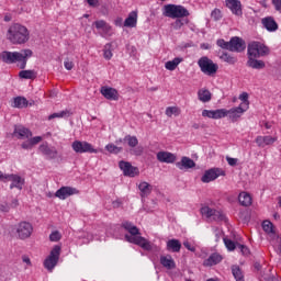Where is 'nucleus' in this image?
Masks as SVG:
<instances>
[{
	"label": "nucleus",
	"instance_id": "39448f33",
	"mask_svg": "<svg viewBox=\"0 0 281 281\" xmlns=\"http://www.w3.org/2000/svg\"><path fill=\"white\" fill-rule=\"evenodd\" d=\"M216 45L222 49H227L228 52H236L240 54V52H245L247 44L244 42L243 38L238 36H234L226 42L225 40H217Z\"/></svg>",
	"mask_w": 281,
	"mask_h": 281
},
{
	"label": "nucleus",
	"instance_id": "c03bdc74",
	"mask_svg": "<svg viewBox=\"0 0 281 281\" xmlns=\"http://www.w3.org/2000/svg\"><path fill=\"white\" fill-rule=\"evenodd\" d=\"M262 229L267 232V234H273V223L269 221H263Z\"/></svg>",
	"mask_w": 281,
	"mask_h": 281
},
{
	"label": "nucleus",
	"instance_id": "603ef678",
	"mask_svg": "<svg viewBox=\"0 0 281 281\" xmlns=\"http://www.w3.org/2000/svg\"><path fill=\"white\" fill-rule=\"evenodd\" d=\"M202 117H209L210 120H214V110H203Z\"/></svg>",
	"mask_w": 281,
	"mask_h": 281
},
{
	"label": "nucleus",
	"instance_id": "aec40b11",
	"mask_svg": "<svg viewBox=\"0 0 281 281\" xmlns=\"http://www.w3.org/2000/svg\"><path fill=\"white\" fill-rule=\"evenodd\" d=\"M156 159L160 164H175L177 161V155L161 150L156 154Z\"/></svg>",
	"mask_w": 281,
	"mask_h": 281
},
{
	"label": "nucleus",
	"instance_id": "20e7f679",
	"mask_svg": "<svg viewBox=\"0 0 281 281\" xmlns=\"http://www.w3.org/2000/svg\"><path fill=\"white\" fill-rule=\"evenodd\" d=\"M7 38L12 45H25L30 41V30L23 24H12L7 31Z\"/></svg>",
	"mask_w": 281,
	"mask_h": 281
},
{
	"label": "nucleus",
	"instance_id": "a211bd4d",
	"mask_svg": "<svg viewBox=\"0 0 281 281\" xmlns=\"http://www.w3.org/2000/svg\"><path fill=\"white\" fill-rule=\"evenodd\" d=\"M202 216H206V218H213V221H223V214L221 211L214 210L210 206H203L200 210Z\"/></svg>",
	"mask_w": 281,
	"mask_h": 281
},
{
	"label": "nucleus",
	"instance_id": "338daca9",
	"mask_svg": "<svg viewBox=\"0 0 281 281\" xmlns=\"http://www.w3.org/2000/svg\"><path fill=\"white\" fill-rule=\"evenodd\" d=\"M5 177H8V173H3L0 171V181H3L4 183H7L8 180H5Z\"/></svg>",
	"mask_w": 281,
	"mask_h": 281
},
{
	"label": "nucleus",
	"instance_id": "e2e57ef3",
	"mask_svg": "<svg viewBox=\"0 0 281 281\" xmlns=\"http://www.w3.org/2000/svg\"><path fill=\"white\" fill-rule=\"evenodd\" d=\"M183 246L186 247V249H188L189 251H196V248H194V246H192V244H190V241H184Z\"/></svg>",
	"mask_w": 281,
	"mask_h": 281
},
{
	"label": "nucleus",
	"instance_id": "393cba45",
	"mask_svg": "<svg viewBox=\"0 0 281 281\" xmlns=\"http://www.w3.org/2000/svg\"><path fill=\"white\" fill-rule=\"evenodd\" d=\"M176 166L179 170H190V168H195L196 162H194L190 157L183 156L181 161L176 162Z\"/></svg>",
	"mask_w": 281,
	"mask_h": 281
},
{
	"label": "nucleus",
	"instance_id": "f3484780",
	"mask_svg": "<svg viewBox=\"0 0 281 281\" xmlns=\"http://www.w3.org/2000/svg\"><path fill=\"white\" fill-rule=\"evenodd\" d=\"M12 136L16 137V139H30L32 137V131L23 125H14Z\"/></svg>",
	"mask_w": 281,
	"mask_h": 281
},
{
	"label": "nucleus",
	"instance_id": "49530a36",
	"mask_svg": "<svg viewBox=\"0 0 281 281\" xmlns=\"http://www.w3.org/2000/svg\"><path fill=\"white\" fill-rule=\"evenodd\" d=\"M211 16L213 18V20L215 21H221L223 19V13L221 12V9H214L211 12Z\"/></svg>",
	"mask_w": 281,
	"mask_h": 281
},
{
	"label": "nucleus",
	"instance_id": "473e14b6",
	"mask_svg": "<svg viewBox=\"0 0 281 281\" xmlns=\"http://www.w3.org/2000/svg\"><path fill=\"white\" fill-rule=\"evenodd\" d=\"M238 201L244 207H249L251 205V195L247 192L239 193Z\"/></svg>",
	"mask_w": 281,
	"mask_h": 281
},
{
	"label": "nucleus",
	"instance_id": "0eeeda50",
	"mask_svg": "<svg viewBox=\"0 0 281 281\" xmlns=\"http://www.w3.org/2000/svg\"><path fill=\"white\" fill-rule=\"evenodd\" d=\"M198 65L205 76H215L216 71H218V64H214L207 56L201 57L198 60Z\"/></svg>",
	"mask_w": 281,
	"mask_h": 281
},
{
	"label": "nucleus",
	"instance_id": "5701e85b",
	"mask_svg": "<svg viewBox=\"0 0 281 281\" xmlns=\"http://www.w3.org/2000/svg\"><path fill=\"white\" fill-rule=\"evenodd\" d=\"M261 25L267 30V32H278V22L273 16H266L261 19Z\"/></svg>",
	"mask_w": 281,
	"mask_h": 281
},
{
	"label": "nucleus",
	"instance_id": "a19ab883",
	"mask_svg": "<svg viewBox=\"0 0 281 281\" xmlns=\"http://www.w3.org/2000/svg\"><path fill=\"white\" fill-rule=\"evenodd\" d=\"M111 47H113V44L111 43L104 45L103 57L105 60H111V58H113V52L111 50Z\"/></svg>",
	"mask_w": 281,
	"mask_h": 281
},
{
	"label": "nucleus",
	"instance_id": "7c9ffc66",
	"mask_svg": "<svg viewBox=\"0 0 281 281\" xmlns=\"http://www.w3.org/2000/svg\"><path fill=\"white\" fill-rule=\"evenodd\" d=\"M138 189L140 191V196H148L150 192H153V186L150 183L144 181L138 184Z\"/></svg>",
	"mask_w": 281,
	"mask_h": 281
},
{
	"label": "nucleus",
	"instance_id": "b1692460",
	"mask_svg": "<svg viewBox=\"0 0 281 281\" xmlns=\"http://www.w3.org/2000/svg\"><path fill=\"white\" fill-rule=\"evenodd\" d=\"M245 109L243 108V104L236 108H232L231 110H226L227 116L232 122H238L239 117H241L243 113H245Z\"/></svg>",
	"mask_w": 281,
	"mask_h": 281
},
{
	"label": "nucleus",
	"instance_id": "0e129e2a",
	"mask_svg": "<svg viewBox=\"0 0 281 281\" xmlns=\"http://www.w3.org/2000/svg\"><path fill=\"white\" fill-rule=\"evenodd\" d=\"M22 261L27 265V267H32V260H30V257L27 256H22Z\"/></svg>",
	"mask_w": 281,
	"mask_h": 281
},
{
	"label": "nucleus",
	"instance_id": "a18cd8bd",
	"mask_svg": "<svg viewBox=\"0 0 281 281\" xmlns=\"http://www.w3.org/2000/svg\"><path fill=\"white\" fill-rule=\"evenodd\" d=\"M131 155H134L135 157H142V155H144V147H133V149H131Z\"/></svg>",
	"mask_w": 281,
	"mask_h": 281
},
{
	"label": "nucleus",
	"instance_id": "37998d69",
	"mask_svg": "<svg viewBox=\"0 0 281 281\" xmlns=\"http://www.w3.org/2000/svg\"><path fill=\"white\" fill-rule=\"evenodd\" d=\"M224 245L228 249V251H234L236 247L238 248V244L234 243L232 239L224 238Z\"/></svg>",
	"mask_w": 281,
	"mask_h": 281
},
{
	"label": "nucleus",
	"instance_id": "72a5a7b5",
	"mask_svg": "<svg viewBox=\"0 0 281 281\" xmlns=\"http://www.w3.org/2000/svg\"><path fill=\"white\" fill-rule=\"evenodd\" d=\"M198 98L200 102H210V100H212V92H210V90L206 89L199 90Z\"/></svg>",
	"mask_w": 281,
	"mask_h": 281
},
{
	"label": "nucleus",
	"instance_id": "79ce46f5",
	"mask_svg": "<svg viewBox=\"0 0 281 281\" xmlns=\"http://www.w3.org/2000/svg\"><path fill=\"white\" fill-rule=\"evenodd\" d=\"M105 149H106L108 153H112L113 155H120V153H122L124 150V148L119 147L114 144L106 145Z\"/></svg>",
	"mask_w": 281,
	"mask_h": 281
},
{
	"label": "nucleus",
	"instance_id": "13d9d810",
	"mask_svg": "<svg viewBox=\"0 0 281 281\" xmlns=\"http://www.w3.org/2000/svg\"><path fill=\"white\" fill-rule=\"evenodd\" d=\"M272 4H273L274 9L277 10V12H280V14H281V0H272Z\"/></svg>",
	"mask_w": 281,
	"mask_h": 281
},
{
	"label": "nucleus",
	"instance_id": "2eb2a0df",
	"mask_svg": "<svg viewBox=\"0 0 281 281\" xmlns=\"http://www.w3.org/2000/svg\"><path fill=\"white\" fill-rule=\"evenodd\" d=\"M74 194H80V191L72 187H61L56 191L55 196L60 199V201H65V199H69V196H74Z\"/></svg>",
	"mask_w": 281,
	"mask_h": 281
},
{
	"label": "nucleus",
	"instance_id": "1a4fd4ad",
	"mask_svg": "<svg viewBox=\"0 0 281 281\" xmlns=\"http://www.w3.org/2000/svg\"><path fill=\"white\" fill-rule=\"evenodd\" d=\"M60 246L55 245L53 247L49 256L44 260V267L47 271H54V268L58 265V260H60Z\"/></svg>",
	"mask_w": 281,
	"mask_h": 281
},
{
	"label": "nucleus",
	"instance_id": "680f3d73",
	"mask_svg": "<svg viewBox=\"0 0 281 281\" xmlns=\"http://www.w3.org/2000/svg\"><path fill=\"white\" fill-rule=\"evenodd\" d=\"M0 212H10V204L8 202L0 204Z\"/></svg>",
	"mask_w": 281,
	"mask_h": 281
},
{
	"label": "nucleus",
	"instance_id": "6e6552de",
	"mask_svg": "<svg viewBox=\"0 0 281 281\" xmlns=\"http://www.w3.org/2000/svg\"><path fill=\"white\" fill-rule=\"evenodd\" d=\"M34 232V226L32 223L23 221L15 225V234L20 240H27Z\"/></svg>",
	"mask_w": 281,
	"mask_h": 281
},
{
	"label": "nucleus",
	"instance_id": "bf43d9fd",
	"mask_svg": "<svg viewBox=\"0 0 281 281\" xmlns=\"http://www.w3.org/2000/svg\"><path fill=\"white\" fill-rule=\"evenodd\" d=\"M226 161L228 166H236L238 164V158L226 157Z\"/></svg>",
	"mask_w": 281,
	"mask_h": 281
},
{
	"label": "nucleus",
	"instance_id": "2f4dec72",
	"mask_svg": "<svg viewBox=\"0 0 281 281\" xmlns=\"http://www.w3.org/2000/svg\"><path fill=\"white\" fill-rule=\"evenodd\" d=\"M220 59L224 63H227L228 65H236V63H238V58L228 54L227 52H222L220 55Z\"/></svg>",
	"mask_w": 281,
	"mask_h": 281
},
{
	"label": "nucleus",
	"instance_id": "9d476101",
	"mask_svg": "<svg viewBox=\"0 0 281 281\" xmlns=\"http://www.w3.org/2000/svg\"><path fill=\"white\" fill-rule=\"evenodd\" d=\"M71 148L79 155L85 153L98 154V149L93 148V145L87 140H75L71 144Z\"/></svg>",
	"mask_w": 281,
	"mask_h": 281
},
{
	"label": "nucleus",
	"instance_id": "6e6d98bb",
	"mask_svg": "<svg viewBox=\"0 0 281 281\" xmlns=\"http://www.w3.org/2000/svg\"><path fill=\"white\" fill-rule=\"evenodd\" d=\"M29 139H30L32 146H36V144H41V142H43V137H41V136L30 137Z\"/></svg>",
	"mask_w": 281,
	"mask_h": 281
},
{
	"label": "nucleus",
	"instance_id": "4be33fe9",
	"mask_svg": "<svg viewBox=\"0 0 281 281\" xmlns=\"http://www.w3.org/2000/svg\"><path fill=\"white\" fill-rule=\"evenodd\" d=\"M259 148H265V146H271L278 142V137L273 136H257L255 139Z\"/></svg>",
	"mask_w": 281,
	"mask_h": 281
},
{
	"label": "nucleus",
	"instance_id": "774afa93",
	"mask_svg": "<svg viewBox=\"0 0 281 281\" xmlns=\"http://www.w3.org/2000/svg\"><path fill=\"white\" fill-rule=\"evenodd\" d=\"M116 146H120V144H126V140H124V138H119L115 142Z\"/></svg>",
	"mask_w": 281,
	"mask_h": 281
},
{
	"label": "nucleus",
	"instance_id": "4468645a",
	"mask_svg": "<svg viewBox=\"0 0 281 281\" xmlns=\"http://www.w3.org/2000/svg\"><path fill=\"white\" fill-rule=\"evenodd\" d=\"M93 25L97 27V30H99V34L100 36H102V38H106V36L113 35V29L111 27V25H109V23H106V21L98 20L93 23Z\"/></svg>",
	"mask_w": 281,
	"mask_h": 281
},
{
	"label": "nucleus",
	"instance_id": "69168bd1",
	"mask_svg": "<svg viewBox=\"0 0 281 281\" xmlns=\"http://www.w3.org/2000/svg\"><path fill=\"white\" fill-rule=\"evenodd\" d=\"M9 207H19V200H16V199H13L12 200V202H11V204L9 205Z\"/></svg>",
	"mask_w": 281,
	"mask_h": 281
},
{
	"label": "nucleus",
	"instance_id": "423d86ee",
	"mask_svg": "<svg viewBox=\"0 0 281 281\" xmlns=\"http://www.w3.org/2000/svg\"><path fill=\"white\" fill-rule=\"evenodd\" d=\"M165 16H168L169 19H183L184 16H190V11L183 5L166 4Z\"/></svg>",
	"mask_w": 281,
	"mask_h": 281
},
{
	"label": "nucleus",
	"instance_id": "4d7b16f0",
	"mask_svg": "<svg viewBox=\"0 0 281 281\" xmlns=\"http://www.w3.org/2000/svg\"><path fill=\"white\" fill-rule=\"evenodd\" d=\"M64 67L65 69H67L68 71H71V69H74V61L69 60V58H67L64 61Z\"/></svg>",
	"mask_w": 281,
	"mask_h": 281
},
{
	"label": "nucleus",
	"instance_id": "c9c22d12",
	"mask_svg": "<svg viewBox=\"0 0 281 281\" xmlns=\"http://www.w3.org/2000/svg\"><path fill=\"white\" fill-rule=\"evenodd\" d=\"M181 63V58L176 57L173 60H169L165 64L166 69L168 71H175L177 67H179V64Z\"/></svg>",
	"mask_w": 281,
	"mask_h": 281
},
{
	"label": "nucleus",
	"instance_id": "09e8293b",
	"mask_svg": "<svg viewBox=\"0 0 281 281\" xmlns=\"http://www.w3.org/2000/svg\"><path fill=\"white\" fill-rule=\"evenodd\" d=\"M61 236H60V233L58 231H55L53 232L50 235H49V240L52 243H58V240H60Z\"/></svg>",
	"mask_w": 281,
	"mask_h": 281
},
{
	"label": "nucleus",
	"instance_id": "6ab92c4d",
	"mask_svg": "<svg viewBox=\"0 0 281 281\" xmlns=\"http://www.w3.org/2000/svg\"><path fill=\"white\" fill-rule=\"evenodd\" d=\"M225 3L232 14L235 16H243V3L240 0H226Z\"/></svg>",
	"mask_w": 281,
	"mask_h": 281
},
{
	"label": "nucleus",
	"instance_id": "052dcab7",
	"mask_svg": "<svg viewBox=\"0 0 281 281\" xmlns=\"http://www.w3.org/2000/svg\"><path fill=\"white\" fill-rule=\"evenodd\" d=\"M88 5H90V8H98V5H100V0H86Z\"/></svg>",
	"mask_w": 281,
	"mask_h": 281
},
{
	"label": "nucleus",
	"instance_id": "de8ad7c7",
	"mask_svg": "<svg viewBox=\"0 0 281 281\" xmlns=\"http://www.w3.org/2000/svg\"><path fill=\"white\" fill-rule=\"evenodd\" d=\"M68 111H61V112H56L53 113L48 116V120H56V117H65V115H68Z\"/></svg>",
	"mask_w": 281,
	"mask_h": 281
},
{
	"label": "nucleus",
	"instance_id": "a878e982",
	"mask_svg": "<svg viewBox=\"0 0 281 281\" xmlns=\"http://www.w3.org/2000/svg\"><path fill=\"white\" fill-rule=\"evenodd\" d=\"M220 262H223V256H221L218 252H213L203 261V266L214 267L215 265H220Z\"/></svg>",
	"mask_w": 281,
	"mask_h": 281
},
{
	"label": "nucleus",
	"instance_id": "412c9836",
	"mask_svg": "<svg viewBox=\"0 0 281 281\" xmlns=\"http://www.w3.org/2000/svg\"><path fill=\"white\" fill-rule=\"evenodd\" d=\"M100 93L105 98V100H120V93L115 88L103 86L101 87Z\"/></svg>",
	"mask_w": 281,
	"mask_h": 281
},
{
	"label": "nucleus",
	"instance_id": "c85d7f7f",
	"mask_svg": "<svg viewBox=\"0 0 281 281\" xmlns=\"http://www.w3.org/2000/svg\"><path fill=\"white\" fill-rule=\"evenodd\" d=\"M137 25V12L132 11L124 21V27H135Z\"/></svg>",
	"mask_w": 281,
	"mask_h": 281
},
{
	"label": "nucleus",
	"instance_id": "f03ea898",
	"mask_svg": "<svg viewBox=\"0 0 281 281\" xmlns=\"http://www.w3.org/2000/svg\"><path fill=\"white\" fill-rule=\"evenodd\" d=\"M33 54L34 53L30 48L22 49L21 52L3 50L0 53V60L5 63V65H14L15 63H19L20 69H25L27 66V58H32Z\"/></svg>",
	"mask_w": 281,
	"mask_h": 281
},
{
	"label": "nucleus",
	"instance_id": "5fc2aeb1",
	"mask_svg": "<svg viewBox=\"0 0 281 281\" xmlns=\"http://www.w3.org/2000/svg\"><path fill=\"white\" fill-rule=\"evenodd\" d=\"M21 147L23 148V150H32V148H34L30 138H27L26 142L22 143Z\"/></svg>",
	"mask_w": 281,
	"mask_h": 281
},
{
	"label": "nucleus",
	"instance_id": "8fccbe9b",
	"mask_svg": "<svg viewBox=\"0 0 281 281\" xmlns=\"http://www.w3.org/2000/svg\"><path fill=\"white\" fill-rule=\"evenodd\" d=\"M237 249L241 251L243 256H249V248L243 244H237Z\"/></svg>",
	"mask_w": 281,
	"mask_h": 281
},
{
	"label": "nucleus",
	"instance_id": "9b49d317",
	"mask_svg": "<svg viewBox=\"0 0 281 281\" xmlns=\"http://www.w3.org/2000/svg\"><path fill=\"white\" fill-rule=\"evenodd\" d=\"M217 177H225V170L221 168H211L204 172L201 181L202 183H211V181H216Z\"/></svg>",
	"mask_w": 281,
	"mask_h": 281
},
{
	"label": "nucleus",
	"instance_id": "3c124183",
	"mask_svg": "<svg viewBox=\"0 0 281 281\" xmlns=\"http://www.w3.org/2000/svg\"><path fill=\"white\" fill-rule=\"evenodd\" d=\"M239 100L246 104V106H249V94L247 92H243L240 95H239Z\"/></svg>",
	"mask_w": 281,
	"mask_h": 281
},
{
	"label": "nucleus",
	"instance_id": "7ed1b4c3",
	"mask_svg": "<svg viewBox=\"0 0 281 281\" xmlns=\"http://www.w3.org/2000/svg\"><path fill=\"white\" fill-rule=\"evenodd\" d=\"M122 227H124V229L130 234V235H125V240H127V243H132L133 245H138V247H142V249H145V251H150L153 249V245H150V241L139 236V228L133 225V223L123 222Z\"/></svg>",
	"mask_w": 281,
	"mask_h": 281
},
{
	"label": "nucleus",
	"instance_id": "58836bf2",
	"mask_svg": "<svg viewBox=\"0 0 281 281\" xmlns=\"http://www.w3.org/2000/svg\"><path fill=\"white\" fill-rule=\"evenodd\" d=\"M227 117V109L213 110V120H223Z\"/></svg>",
	"mask_w": 281,
	"mask_h": 281
},
{
	"label": "nucleus",
	"instance_id": "ea45409f",
	"mask_svg": "<svg viewBox=\"0 0 281 281\" xmlns=\"http://www.w3.org/2000/svg\"><path fill=\"white\" fill-rule=\"evenodd\" d=\"M166 115L167 117H171L172 115L178 117V115H181V110L178 106H168L166 109Z\"/></svg>",
	"mask_w": 281,
	"mask_h": 281
},
{
	"label": "nucleus",
	"instance_id": "bb28decb",
	"mask_svg": "<svg viewBox=\"0 0 281 281\" xmlns=\"http://www.w3.org/2000/svg\"><path fill=\"white\" fill-rule=\"evenodd\" d=\"M167 251L179 254V251H181V241H179V239H169L167 241Z\"/></svg>",
	"mask_w": 281,
	"mask_h": 281
},
{
	"label": "nucleus",
	"instance_id": "f257e3e1",
	"mask_svg": "<svg viewBox=\"0 0 281 281\" xmlns=\"http://www.w3.org/2000/svg\"><path fill=\"white\" fill-rule=\"evenodd\" d=\"M270 49L267 45L261 42H250L247 46V56L248 60L246 63L247 67L250 69H265L267 64L263 60L258 59L262 58V56H269Z\"/></svg>",
	"mask_w": 281,
	"mask_h": 281
},
{
	"label": "nucleus",
	"instance_id": "f704fd0d",
	"mask_svg": "<svg viewBox=\"0 0 281 281\" xmlns=\"http://www.w3.org/2000/svg\"><path fill=\"white\" fill-rule=\"evenodd\" d=\"M232 273L236 281H245V274L239 266H232Z\"/></svg>",
	"mask_w": 281,
	"mask_h": 281
},
{
	"label": "nucleus",
	"instance_id": "dca6fc26",
	"mask_svg": "<svg viewBox=\"0 0 281 281\" xmlns=\"http://www.w3.org/2000/svg\"><path fill=\"white\" fill-rule=\"evenodd\" d=\"M5 181H11L10 190H14V188L23 190V186H25V179L14 173L8 175Z\"/></svg>",
	"mask_w": 281,
	"mask_h": 281
},
{
	"label": "nucleus",
	"instance_id": "4c0bfd02",
	"mask_svg": "<svg viewBox=\"0 0 281 281\" xmlns=\"http://www.w3.org/2000/svg\"><path fill=\"white\" fill-rule=\"evenodd\" d=\"M19 77L24 80H34L36 72L34 70H22L19 72Z\"/></svg>",
	"mask_w": 281,
	"mask_h": 281
},
{
	"label": "nucleus",
	"instance_id": "cd10ccee",
	"mask_svg": "<svg viewBox=\"0 0 281 281\" xmlns=\"http://www.w3.org/2000/svg\"><path fill=\"white\" fill-rule=\"evenodd\" d=\"M160 265H162V267H165V269H175V267H177V265L175 263V259H172V256L168 255V256H161L160 257Z\"/></svg>",
	"mask_w": 281,
	"mask_h": 281
},
{
	"label": "nucleus",
	"instance_id": "864d4df0",
	"mask_svg": "<svg viewBox=\"0 0 281 281\" xmlns=\"http://www.w3.org/2000/svg\"><path fill=\"white\" fill-rule=\"evenodd\" d=\"M183 25H186V22L183 20H181L180 18H178L176 20V22L173 23V29L181 30V27H183Z\"/></svg>",
	"mask_w": 281,
	"mask_h": 281
},
{
	"label": "nucleus",
	"instance_id": "ddd939ff",
	"mask_svg": "<svg viewBox=\"0 0 281 281\" xmlns=\"http://www.w3.org/2000/svg\"><path fill=\"white\" fill-rule=\"evenodd\" d=\"M38 150L46 159H56L58 157V149L47 143L40 145Z\"/></svg>",
	"mask_w": 281,
	"mask_h": 281
},
{
	"label": "nucleus",
	"instance_id": "e433bc0d",
	"mask_svg": "<svg viewBox=\"0 0 281 281\" xmlns=\"http://www.w3.org/2000/svg\"><path fill=\"white\" fill-rule=\"evenodd\" d=\"M125 144L130 146V148H135L137 147V144H139V139H137V136H132V135H126L124 137Z\"/></svg>",
	"mask_w": 281,
	"mask_h": 281
},
{
	"label": "nucleus",
	"instance_id": "c756f323",
	"mask_svg": "<svg viewBox=\"0 0 281 281\" xmlns=\"http://www.w3.org/2000/svg\"><path fill=\"white\" fill-rule=\"evenodd\" d=\"M13 109H25L27 106V99L25 97H15L11 103Z\"/></svg>",
	"mask_w": 281,
	"mask_h": 281
},
{
	"label": "nucleus",
	"instance_id": "f8f14e48",
	"mask_svg": "<svg viewBox=\"0 0 281 281\" xmlns=\"http://www.w3.org/2000/svg\"><path fill=\"white\" fill-rule=\"evenodd\" d=\"M119 168L122 170L124 177H137L139 175V168L134 167L131 162L121 160Z\"/></svg>",
	"mask_w": 281,
	"mask_h": 281
}]
</instances>
